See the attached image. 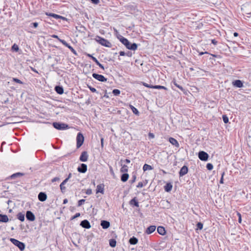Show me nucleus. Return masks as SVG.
Instances as JSON below:
<instances>
[{"label":"nucleus","instance_id":"obj_1","mask_svg":"<svg viewBox=\"0 0 251 251\" xmlns=\"http://www.w3.org/2000/svg\"><path fill=\"white\" fill-rule=\"evenodd\" d=\"M118 38L127 49L132 50H137L138 48V45L136 43H130L126 38L121 35H120L119 37H118Z\"/></svg>","mask_w":251,"mask_h":251},{"label":"nucleus","instance_id":"obj_2","mask_svg":"<svg viewBox=\"0 0 251 251\" xmlns=\"http://www.w3.org/2000/svg\"><path fill=\"white\" fill-rule=\"evenodd\" d=\"M95 40L103 46L108 48H110L112 46L111 43L109 41L100 36H96Z\"/></svg>","mask_w":251,"mask_h":251},{"label":"nucleus","instance_id":"obj_3","mask_svg":"<svg viewBox=\"0 0 251 251\" xmlns=\"http://www.w3.org/2000/svg\"><path fill=\"white\" fill-rule=\"evenodd\" d=\"M10 241L15 246L18 247L21 251H23L25 249V244L23 242L14 238H10Z\"/></svg>","mask_w":251,"mask_h":251},{"label":"nucleus","instance_id":"obj_4","mask_svg":"<svg viewBox=\"0 0 251 251\" xmlns=\"http://www.w3.org/2000/svg\"><path fill=\"white\" fill-rule=\"evenodd\" d=\"M52 125L55 128L58 130H65L69 128L68 125L59 122H53Z\"/></svg>","mask_w":251,"mask_h":251},{"label":"nucleus","instance_id":"obj_5","mask_svg":"<svg viewBox=\"0 0 251 251\" xmlns=\"http://www.w3.org/2000/svg\"><path fill=\"white\" fill-rule=\"evenodd\" d=\"M84 140V136L81 132H78L76 136V148H79L83 144Z\"/></svg>","mask_w":251,"mask_h":251},{"label":"nucleus","instance_id":"obj_6","mask_svg":"<svg viewBox=\"0 0 251 251\" xmlns=\"http://www.w3.org/2000/svg\"><path fill=\"white\" fill-rule=\"evenodd\" d=\"M198 156L201 160L206 161L208 159L209 155L204 151H200L199 152Z\"/></svg>","mask_w":251,"mask_h":251},{"label":"nucleus","instance_id":"obj_7","mask_svg":"<svg viewBox=\"0 0 251 251\" xmlns=\"http://www.w3.org/2000/svg\"><path fill=\"white\" fill-rule=\"evenodd\" d=\"M92 76L100 82H106L107 81V78L101 75L93 73L92 74Z\"/></svg>","mask_w":251,"mask_h":251},{"label":"nucleus","instance_id":"obj_8","mask_svg":"<svg viewBox=\"0 0 251 251\" xmlns=\"http://www.w3.org/2000/svg\"><path fill=\"white\" fill-rule=\"evenodd\" d=\"M26 218L28 221L33 222L35 219L34 214L31 211H27L25 214Z\"/></svg>","mask_w":251,"mask_h":251},{"label":"nucleus","instance_id":"obj_9","mask_svg":"<svg viewBox=\"0 0 251 251\" xmlns=\"http://www.w3.org/2000/svg\"><path fill=\"white\" fill-rule=\"evenodd\" d=\"M88 158V152L86 151H83L81 152L79 157V160L81 162H86Z\"/></svg>","mask_w":251,"mask_h":251},{"label":"nucleus","instance_id":"obj_10","mask_svg":"<svg viewBox=\"0 0 251 251\" xmlns=\"http://www.w3.org/2000/svg\"><path fill=\"white\" fill-rule=\"evenodd\" d=\"M77 170L79 173H85L87 170V166L85 164L82 163L80 164V166L77 168Z\"/></svg>","mask_w":251,"mask_h":251},{"label":"nucleus","instance_id":"obj_11","mask_svg":"<svg viewBox=\"0 0 251 251\" xmlns=\"http://www.w3.org/2000/svg\"><path fill=\"white\" fill-rule=\"evenodd\" d=\"M80 226L82 227L89 229L91 227L89 222L87 220H84L80 222Z\"/></svg>","mask_w":251,"mask_h":251},{"label":"nucleus","instance_id":"obj_12","mask_svg":"<svg viewBox=\"0 0 251 251\" xmlns=\"http://www.w3.org/2000/svg\"><path fill=\"white\" fill-rule=\"evenodd\" d=\"M188 171V167L184 165L180 169V171L179 172V176H182L185 175L186 174H187Z\"/></svg>","mask_w":251,"mask_h":251},{"label":"nucleus","instance_id":"obj_13","mask_svg":"<svg viewBox=\"0 0 251 251\" xmlns=\"http://www.w3.org/2000/svg\"><path fill=\"white\" fill-rule=\"evenodd\" d=\"M232 85L237 88H242L243 87V82L240 80H235L232 81Z\"/></svg>","mask_w":251,"mask_h":251},{"label":"nucleus","instance_id":"obj_14","mask_svg":"<svg viewBox=\"0 0 251 251\" xmlns=\"http://www.w3.org/2000/svg\"><path fill=\"white\" fill-rule=\"evenodd\" d=\"M39 200L42 202L45 201L47 199V196L45 192H40L38 196Z\"/></svg>","mask_w":251,"mask_h":251},{"label":"nucleus","instance_id":"obj_15","mask_svg":"<svg viewBox=\"0 0 251 251\" xmlns=\"http://www.w3.org/2000/svg\"><path fill=\"white\" fill-rule=\"evenodd\" d=\"M46 15L47 16H49L50 17H52L56 19H65V18L62 17V16H60V15H57V14H56L54 13L46 12Z\"/></svg>","mask_w":251,"mask_h":251},{"label":"nucleus","instance_id":"obj_16","mask_svg":"<svg viewBox=\"0 0 251 251\" xmlns=\"http://www.w3.org/2000/svg\"><path fill=\"white\" fill-rule=\"evenodd\" d=\"M100 226L103 229H107L110 226V224L108 221L102 220L100 222Z\"/></svg>","mask_w":251,"mask_h":251},{"label":"nucleus","instance_id":"obj_17","mask_svg":"<svg viewBox=\"0 0 251 251\" xmlns=\"http://www.w3.org/2000/svg\"><path fill=\"white\" fill-rule=\"evenodd\" d=\"M129 203L130 205L134 206L135 207H139V202L138 201V200H137L136 197H134L132 199H131L129 202Z\"/></svg>","mask_w":251,"mask_h":251},{"label":"nucleus","instance_id":"obj_18","mask_svg":"<svg viewBox=\"0 0 251 251\" xmlns=\"http://www.w3.org/2000/svg\"><path fill=\"white\" fill-rule=\"evenodd\" d=\"M169 142L172 144L173 145L175 146L176 147L178 148L179 146V144L177 141L173 137H170L169 138Z\"/></svg>","mask_w":251,"mask_h":251},{"label":"nucleus","instance_id":"obj_19","mask_svg":"<svg viewBox=\"0 0 251 251\" xmlns=\"http://www.w3.org/2000/svg\"><path fill=\"white\" fill-rule=\"evenodd\" d=\"M171 84H173L175 86L179 88L182 92H183L184 94L186 93V90L184 89L181 86L179 85L176 83V80L174 79L171 82Z\"/></svg>","mask_w":251,"mask_h":251},{"label":"nucleus","instance_id":"obj_20","mask_svg":"<svg viewBox=\"0 0 251 251\" xmlns=\"http://www.w3.org/2000/svg\"><path fill=\"white\" fill-rule=\"evenodd\" d=\"M54 89H55V91H56V92L59 95L63 94L64 93V89L62 86H60V85L56 86L55 87Z\"/></svg>","mask_w":251,"mask_h":251},{"label":"nucleus","instance_id":"obj_21","mask_svg":"<svg viewBox=\"0 0 251 251\" xmlns=\"http://www.w3.org/2000/svg\"><path fill=\"white\" fill-rule=\"evenodd\" d=\"M156 229L155 226H150L146 229V233L148 234H150L153 232Z\"/></svg>","mask_w":251,"mask_h":251},{"label":"nucleus","instance_id":"obj_22","mask_svg":"<svg viewBox=\"0 0 251 251\" xmlns=\"http://www.w3.org/2000/svg\"><path fill=\"white\" fill-rule=\"evenodd\" d=\"M104 193V185L103 184H99L97 186L96 189V193Z\"/></svg>","mask_w":251,"mask_h":251},{"label":"nucleus","instance_id":"obj_23","mask_svg":"<svg viewBox=\"0 0 251 251\" xmlns=\"http://www.w3.org/2000/svg\"><path fill=\"white\" fill-rule=\"evenodd\" d=\"M8 220V216L6 215L0 214V222L7 223Z\"/></svg>","mask_w":251,"mask_h":251},{"label":"nucleus","instance_id":"obj_24","mask_svg":"<svg viewBox=\"0 0 251 251\" xmlns=\"http://www.w3.org/2000/svg\"><path fill=\"white\" fill-rule=\"evenodd\" d=\"M157 230L158 233L161 235H164L166 233L165 228L162 226H158L157 227Z\"/></svg>","mask_w":251,"mask_h":251},{"label":"nucleus","instance_id":"obj_25","mask_svg":"<svg viewBox=\"0 0 251 251\" xmlns=\"http://www.w3.org/2000/svg\"><path fill=\"white\" fill-rule=\"evenodd\" d=\"M68 182L67 180L65 179L63 181V182L60 185V188L62 193H64L66 190V187L64 186L65 184Z\"/></svg>","mask_w":251,"mask_h":251},{"label":"nucleus","instance_id":"obj_26","mask_svg":"<svg viewBox=\"0 0 251 251\" xmlns=\"http://www.w3.org/2000/svg\"><path fill=\"white\" fill-rule=\"evenodd\" d=\"M173 188V185L171 183H167L166 185L164 186V190L167 192H170Z\"/></svg>","mask_w":251,"mask_h":251},{"label":"nucleus","instance_id":"obj_27","mask_svg":"<svg viewBox=\"0 0 251 251\" xmlns=\"http://www.w3.org/2000/svg\"><path fill=\"white\" fill-rule=\"evenodd\" d=\"M123 173L124 174H123L121 176V179L122 181L125 182H126L128 180V177H129V175L126 173Z\"/></svg>","mask_w":251,"mask_h":251},{"label":"nucleus","instance_id":"obj_28","mask_svg":"<svg viewBox=\"0 0 251 251\" xmlns=\"http://www.w3.org/2000/svg\"><path fill=\"white\" fill-rule=\"evenodd\" d=\"M129 107L130 109L132 110V112L136 115L139 116V112L138 111V109L136 108L134 106H133L132 105L129 104Z\"/></svg>","mask_w":251,"mask_h":251},{"label":"nucleus","instance_id":"obj_29","mask_svg":"<svg viewBox=\"0 0 251 251\" xmlns=\"http://www.w3.org/2000/svg\"><path fill=\"white\" fill-rule=\"evenodd\" d=\"M138 239L134 236H133L132 237L130 238L129 240V243L131 245H135L138 243Z\"/></svg>","mask_w":251,"mask_h":251},{"label":"nucleus","instance_id":"obj_30","mask_svg":"<svg viewBox=\"0 0 251 251\" xmlns=\"http://www.w3.org/2000/svg\"><path fill=\"white\" fill-rule=\"evenodd\" d=\"M17 217L18 219H19L21 222H24L25 221V214H23L21 212L19 213L17 215Z\"/></svg>","mask_w":251,"mask_h":251},{"label":"nucleus","instance_id":"obj_31","mask_svg":"<svg viewBox=\"0 0 251 251\" xmlns=\"http://www.w3.org/2000/svg\"><path fill=\"white\" fill-rule=\"evenodd\" d=\"M24 176V174H23V173H15V174H13V175H12L10 176V178L11 179H15L16 177H20V176Z\"/></svg>","mask_w":251,"mask_h":251},{"label":"nucleus","instance_id":"obj_32","mask_svg":"<svg viewBox=\"0 0 251 251\" xmlns=\"http://www.w3.org/2000/svg\"><path fill=\"white\" fill-rule=\"evenodd\" d=\"M152 169H153V167L147 164H145L143 167V170L144 172L146 171L147 170H151Z\"/></svg>","mask_w":251,"mask_h":251},{"label":"nucleus","instance_id":"obj_33","mask_svg":"<svg viewBox=\"0 0 251 251\" xmlns=\"http://www.w3.org/2000/svg\"><path fill=\"white\" fill-rule=\"evenodd\" d=\"M128 167L126 165H122V167L120 169V171L122 173H126L128 171Z\"/></svg>","mask_w":251,"mask_h":251},{"label":"nucleus","instance_id":"obj_34","mask_svg":"<svg viewBox=\"0 0 251 251\" xmlns=\"http://www.w3.org/2000/svg\"><path fill=\"white\" fill-rule=\"evenodd\" d=\"M109 245L110 247L114 248L116 246V241L114 239L109 240Z\"/></svg>","mask_w":251,"mask_h":251},{"label":"nucleus","instance_id":"obj_35","mask_svg":"<svg viewBox=\"0 0 251 251\" xmlns=\"http://www.w3.org/2000/svg\"><path fill=\"white\" fill-rule=\"evenodd\" d=\"M153 89H164L165 90H168L167 88H166V87L161 85H154Z\"/></svg>","mask_w":251,"mask_h":251},{"label":"nucleus","instance_id":"obj_36","mask_svg":"<svg viewBox=\"0 0 251 251\" xmlns=\"http://www.w3.org/2000/svg\"><path fill=\"white\" fill-rule=\"evenodd\" d=\"M120 90L117 89H115L112 91V93L114 96H118L120 94Z\"/></svg>","mask_w":251,"mask_h":251},{"label":"nucleus","instance_id":"obj_37","mask_svg":"<svg viewBox=\"0 0 251 251\" xmlns=\"http://www.w3.org/2000/svg\"><path fill=\"white\" fill-rule=\"evenodd\" d=\"M86 55L88 57L91 58L96 63L98 61V59L95 57H94L92 55L87 53Z\"/></svg>","mask_w":251,"mask_h":251},{"label":"nucleus","instance_id":"obj_38","mask_svg":"<svg viewBox=\"0 0 251 251\" xmlns=\"http://www.w3.org/2000/svg\"><path fill=\"white\" fill-rule=\"evenodd\" d=\"M141 83L142 84V85L146 87H148V88H153V86L154 85H151V84H149L146 82H141Z\"/></svg>","mask_w":251,"mask_h":251},{"label":"nucleus","instance_id":"obj_39","mask_svg":"<svg viewBox=\"0 0 251 251\" xmlns=\"http://www.w3.org/2000/svg\"><path fill=\"white\" fill-rule=\"evenodd\" d=\"M223 120L225 124L228 122V118L226 115H223L222 116Z\"/></svg>","mask_w":251,"mask_h":251},{"label":"nucleus","instance_id":"obj_40","mask_svg":"<svg viewBox=\"0 0 251 251\" xmlns=\"http://www.w3.org/2000/svg\"><path fill=\"white\" fill-rule=\"evenodd\" d=\"M12 50L15 51H18L19 50V48L18 45L14 44L12 47Z\"/></svg>","mask_w":251,"mask_h":251},{"label":"nucleus","instance_id":"obj_41","mask_svg":"<svg viewBox=\"0 0 251 251\" xmlns=\"http://www.w3.org/2000/svg\"><path fill=\"white\" fill-rule=\"evenodd\" d=\"M85 201V200L84 199H81L78 201L77 202V206L79 207L81 206Z\"/></svg>","mask_w":251,"mask_h":251},{"label":"nucleus","instance_id":"obj_42","mask_svg":"<svg viewBox=\"0 0 251 251\" xmlns=\"http://www.w3.org/2000/svg\"><path fill=\"white\" fill-rule=\"evenodd\" d=\"M206 168L208 170H212L213 168V166L211 163H207L206 165Z\"/></svg>","mask_w":251,"mask_h":251},{"label":"nucleus","instance_id":"obj_43","mask_svg":"<svg viewBox=\"0 0 251 251\" xmlns=\"http://www.w3.org/2000/svg\"><path fill=\"white\" fill-rule=\"evenodd\" d=\"M68 48H69L71 51L75 55H77V52L76 51L74 50V49L70 45L69 46V47H67Z\"/></svg>","mask_w":251,"mask_h":251},{"label":"nucleus","instance_id":"obj_44","mask_svg":"<svg viewBox=\"0 0 251 251\" xmlns=\"http://www.w3.org/2000/svg\"><path fill=\"white\" fill-rule=\"evenodd\" d=\"M197 229H199L200 230L202 229L203 228L202 223H201V222L198 223L197 224Z\"/></svg>","mask_w":251,"mask_h":251},{"label":"nucleus","instance_id":"obj_45","mask_svg":"<svg viewBox=\"0 0 251 251\" xmlns=\"http://www.w3.org/2000/svg\"><path fill=\"white\" fill-rule=\"evenodd\" d=\"M59 42H61L63 45H64L66 47H69V46L70 45L69 44H68L66 42V41H65L64 40H63V39H61V40H59Z\"/></svg>","mask_w":251,"mask_h":251},{"label":"nucleus","instance_id":"obj_46","mask_svg":"<svg viewBox=\"0 0 251 251\" xmlns=\"http://www.w3.org/2000/svg\"><path fill=\"white\" fill-rule=\"evenodd\" d=\"M136 179V176L135 175H133L132 176V179L129 181L131 184H132L135 182Z\"/></svg>","mask_w":251,"mask_h":251},{"label":"nucleus","instance_id":"obj_47","mask_svg":"<svg viewBox=\"0 0 251 251\" xmlns=\"http://www.w3.org/2000/svg\"><path fill=\"white\" fill-rule=\"evenodd\" d=\"M88 88L90 89V90L93 92V93H98L97 90L94 88V87H92V86H90V85H88Z\"/></svg>","mask_w":251,"mask_h":251},{"label":"nucleus","instance_id":"obj_48","mask_svg":"<svg viewBox=\"0 0 251 251\" xmlns=\"http://www.w3.org/2000/svg\"><path fill=\"white\" fill-rule=\"evenodd\" d=\"M13 81L21 84H23V82L21 80L17 78H13Z\"/></svg>","mask_w":251,"mask_h":251},{"label":"nucleus","instance_id":"obj_49","mask_svg":"<svg viewBox=\"0 0 251 251\" xmlns=\"http://www.w3.org/2000/svg\"><path fill=\"white\" fill-rule=\"evenodd\" d=\"M80 216V214L79 213H76L74 216L71 217V220H73Z\"/></svg>","mask_w":251,"mask_h":251},{"label":"nucleus","instance_id":"obj_50","mask_svg":"<svg viewBox=\"0 0 251 251\" xmlns=\"http://www.w3.org/2000/svg\"><path fill=\"white\" fill-rule=\"evenodd\" d=\"M38 25V23H37V22H34V23H32L31 24H30V26L31 27H33L34 28H36L37 27Z\"/></svg>","mask_w":251,"mask_h":251},{"label":"nucleus","instance_id":"obj_51","mask_svg":"<svg viewBox=\"0 0 251 251\" xmlns=\"http://www.w3.org/2000/svg\"><path fill=\"white\" fill-rule=\"evenodd\" d=\"M237 215L238 217V222L239 223H241L242 222V218H241V214L239 212H237Z\"/></svg>","mask_w":251,"mask_h":251},{"label":"nucleus","instance_id":"obj_52","mask_svg":"<svg viewBox=\"0 0 251 251\" xmlns=\"http://www.w3.org/2000/svg\"><path fill=\"white\" fill-rule=\"evenodd\" d=\"M225 175V172H223L222 173V176H221V178L220 180V183L221 184H223L224 183V176Z\"/></svg>","mask_w":251,"mask_h":251},{"label":"nucleus","instance_id":"obj_53","mask_svg":"<svg viewBox=\"0 0 251 251\" xmlns=\"http://www.w3.org/2000/svg\"><path fill=\"white\" fill-rule=\"evenodd\" d=\"M96 64L98 65L102 70H104L103 66L101 63H100L99 61L96 63Z\"/></svg>","mask_w":251,"mask_h":251},{"label":"nucleus","instance_id":"obj_54","mask_svg":"<svg viewBox=\"0 0 251 251\" xmlns=\"http://www.w3.org/2000/svg\"><path fill=\"white\" fill-rule=\"evenodd\" d=\"M96 64L98 65L102 70H104L103 66L101 63H100L99 61L96 63Z\"/></svg>","mask_w":251,"mask_h":251},{"label":"nucleus","instance_id":"obj_55","mask_svg":"<svg viewBox=\"0 0 251 251\" xmlns=\"http://www.w3.org/2000/svg\"><path fill=\"white\" fill-rule=\"evenodd\" d=\"M60 180V178L58 177H54L53 178H52L51 179V182H54L55 181H59Z\"/></svg>","mask_w":251,"mask_h":251},{"label":"nucleus","instance_id":"obj_56","mask_svg":"<svg viewBox=\"0 0 251 251\" xmlns=\"http://www.w3.org/2000/svg\"><path fill=\"white\" fill-rule=\"evenodd\" d=\"M126 55L128 57H131L132 53L131 51H127L126 52Z\"/></svg>","mask_w":251,"mask_h":251},{"label":"nucleus","instance_id":"obj_57","mask_svg":"<svg viewBox=\"0 0 251 251\" xmlns=\"http://www.w3.org/2000/svg\"><path fill=\"white\" fill-rule=\"evenodd\" d=\"M144 185V184L142 182H139L138 184V185H137V188H141L142 187H143Z\"/></svg>","mask_w":251,"mask_h":251},{"label":"nucleus","instance_id":"obj_58","mask_svg":"<svg viewBox=\"0 0 251 251\" xmlns=\"http://www.w3.org/2000/svg\"><path fill=\"white\" fill-rule=\"evenodd\" d=\"M92 193V190L91 189H88L86 190V194L89 195H91Z\"/></svg>","mask_w":251,"mask_h":251},{"label":"nucleus","instance_id":"obj_59","mask_svg":"<svg viewBox=\"0 0 251 251\" xmlns=\"http://www.w3.org/2000/svg\"><path fill=\"white\" fill-rule=\"evenodd\" d=\"M91 1L95 4H97L99 3L100 0H91Z\"/></svg>","mask_w":251,"mask_h":251},{"label":"nucleus","instance_id":"obj_60","mask_svg":"<svg viewBox=\"0 0 251 251\" xmlns=\"http://www.w3.org/2000/svg\"><path fill=\"white\" fill-rule=\"evenodd\" d=\"M149 135V137L150 138H152H152H154V134H153V133H152L150 132V133H149V135Z\"/></svg>","mask_w":251,"mask_h":251},{"label":"nucleus","instance_id":"obj_61","mask_svg":"<svg viewBox=\"0 0 251 251\" xmlns=\"http://www.w3.org/2000/svg\"><path fill=\"white\" fill-rule=\"evenodd\" d=\"M51 37H52L53 38L57 39L59 41V40H61V39L59 38V37L57 35L53 34L51 35Z\"/></svg>","mask_w":251,"mask_h":251},{"label":"nucleus","instance_id":"obj_62","mask_svg":"<svg viewBox=\"0 0 251 251\" xmlns=\"http://www.w3.org/2000/svg\"><path fill=\"white\" fill-rule=\"evenodd\" d=\"M119 54L120 56H125L126 55V52L124 51H120L119 52Z\"/></svg>","mask_w":251,"mask_h":251},{"label":"nucleus","instance_id":"obj_63","mask_svg":"<svg viewBox=\"0 0 251 251\" xmlns=\"http://www.w3.org/2000/svg\"><path fill=\"white\" fill-rule=\"evenodd\" d=\"M211 43H212L213 44H214V45H216L218 42H217V41L215 39H212V40H211Z\"/></svg>","mask_w":251,"mask_h":251},{"label":"nucleus","instance_id":"obj_64","mask_svg":"<svg viewBox=\"0 0 251 251\" xmlns=\"http://www.w3.org/2000/svg\"><path fill=\"white\" fill-rule=\"evenodd\" d=\"M70 210L71 212H74L75 210V208L74 206H70Z\"/></svg>","mask_w":251,"mask_h":251}]
</instances>
